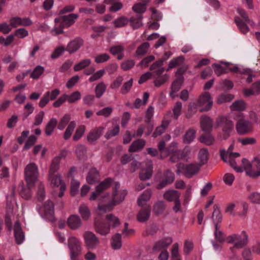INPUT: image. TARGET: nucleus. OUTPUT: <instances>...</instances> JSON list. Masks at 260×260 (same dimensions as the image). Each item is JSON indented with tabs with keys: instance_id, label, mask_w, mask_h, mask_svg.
Returning a JSON list of instances; mask_svg holds the SVG:
<instances>
[{
	"instance_id": "64",
	"label": "nucleus",
	"mask_w": 260,
	"mask_h": 260,
	"mask_svg": "<svg viewBox=\"0 0 260 260\" xmlns=\"http://www.w3.org/2000/svg\"><path fill=\"white\" fill-rule=\"evenodd\" d=\"M85 131V127L84 125L79 126L73 136V140L75 141H78L84 134Z\"/></svg>"
},
{
	"instance_id": "23",
	"label": "nucleus",
	"mask_w": 260,
	"mask_h": 260,
	"mask_svg": "<svg viewBox=\"0 0 260 260\" xmlns=\"http://www.w3.org/2000/svg\"><path fill=\"white\" fill-rule=\"evenodd\" d=\"M217 124L219 125V123H222V129L225 133H229L233 128V122L232 120L229 119L226 117H220L216 121Z\"/></svg>"
},
{
	"instance_id": "14",
	"label": "nucleus",
	"mask_w": 260,
	"mask_h": 260,
	"mask_svg": "<svg viewBox=\"0 0 260 260\" xmlns=\"http://www.w3.org/2000/svg\"><path fill=\"white\" fill-rule=\"evenodd\" d=\"M67 155V152L65 150H62L57 156L53 159L49 170L48 175L55 174L59 169L61 159H64Z\"/></svg>"
},
{
	"instance_id": "46",
	"label": "nucleus",
	"mask_w": 260,
	"mask_h": 260,
	"mask_svg": "<svg viewBox=\"0 0 260 260\" xmlns=\"http://www.w3.org/2000/svg\"><path fill=\"white\" fill-rule=\"evenodd\" d=\"M169 124V121L168 120L163 121L161 125L157 127L155 129L154 132L153 133V137L154 138H156L161 135L163 133H164L166 128L168 127Z\"/></svg>"
},
{
	"instance_id": "51",
	"label": "nucleus",
	"mask_w": 260,
	"mask_h": 260,
	"mask_svg": "<svg viewBox=\"0 0 260 260\" xmlns=\"http://www.w3.org/2000/svg\"><path fill=\"white\" fill-rule=\"evenodd\" d=\"M247 199L253 204H260V192H252L247 196Z\"/></svg>"
},
{
	"instance_id": "35",
	"label": "nucleus",
	"mask_w": 260,
	"mask_h": 260,
	"mask_svg": "<svg viewBox=\"0 0 260 260\" xmlns=\"http://www.w3.org/2000/svg\"><path fill=\"white\" fill-rule=\"evenodd\" d=\"M170 155V160L172 162H176L184 157L183 152L181 150H172V151L166 152Z\"/></svg>"
},
{
	"instance_id": "27",
	"label": "nucleus",
	"mask_w": 260,
	"mask_h": 260,
	"mask_svg": "<svg viewBox=\"0 0 260 260\" xmlns=\"http://www.w3.org/2000/svg\"><path fill=\"white\" fill-rule=\"evenodd\" d=\"M172 242V239L170 237H168L161 239L156 243L154 246L155 250L160 251L164 250L170 245Z\"/></svg>"
},
{
	"instance_id": "48",
	"label": "nucleus",
	"mask_w": 260,
	"mask_h": 260,
	"mask_svg": "<svg viewBox=\"0 0 260 260\" xmlns=\"http://www.w3.org/2000/svg\"><path fill=\"white\" fill-rule=\"evenodd\" d=\"M106 89V85L103 82L98 84L95 88V96L97 98H101Z\"/></svg>"
},
{
	"instance_id": "60",
	"label": "nucleus",
	"mask_w": 260,
	"mask_h": 260,
	"mask_svg": "<svg viewBox=\"0 0 260 260\" xmlns=\"http://www.w3.org/2000/svg\"><path fill=\"white\" fill-rule=\"evenodd\" d=\"M200 141L205 145H210L214 143V139L211 135H202L200 138Z\"/></svg>"
},
{
	"instance_id": "47",
	"label": "nucleus",
	"mask_w": 260,
	"mask_h": 260,
	"mask_svg": "<svg viewBox=\"0 0 260 260\" xmlns=\"http://www.w3.org/2000/svg\"><path fill=\"white\" fill-rule=\"evenodd\" d=\"M111 182L112 180L110 178H107L98 185L96 186L95 189L98 190V191H100L102 193L110 186Z\"/></svg>"
},
{
	"instance_id": "32",
	"label": "nucleus",
	"mask_w": 260,
	"mask_h": 260,
	"mask_svg": "<svg viewBox=\"0 0 260 260\" xmlns=\"http://www.w3.org/2000/svg\"><path fill=\"white\" fill-rule=\"evenodd\" d=\"M196 137V132L194 129L190 128L187 130L183 137L184 143L188 144L193 141Z\"/></svg>"
},
{
	"instance_id": "54",
	"label": "nucleus",
	"mask_w": 260,
	"mask_h": 260,
	"mask_svg": "<svg viewBox=\"0 0 260 260\" xmlns=\"http://www.w3.org/2000/svg\"><path fill=\"white\" fill-rule=\"evenodd\" d=\"M184 60L183 56H180L177 58L172 59L169 64L168 68L166 69L167 71H169L171 69L174 68L179 63H182Z\"/></svg>"
},
{
	"instance_id": "58",
	"label": "nucleus",
	"mask_w": 260,
	"mask_h": 260,
	"mask_svg": "<svg viewBox=\"0 0 260 260\" xmlns=\"http://www.w3.org/2000/svg\"><path fill=\"white\" fill-rule=\"evenodd\" d=\"M142 18L143 17L142 16H140L138 18L135 17L131 18L129 20L131 25L134 29L140 27L143 24L142 21Z\"/></svg>"
},
{
	"instance_id": "24",
	"label": "nucleus",
	"mask_w": 260,
	"mask_h": 260,
	"mask_svg": "<svg viewBox=\"0 0 260 260\" xmlns=\"http://www.w3.org/2000/svg\"><path fill=\"white\" fill-rule=\"evenodd\" d=\"M201 126L203 131L209 133L211 131L213 127V121L208 116H202L201 118Z\"/></svg>"
},
{
	"instance_id": "7",
	"label": "nucleus",
	"mask_w": 260,
	"mask_h": 260,
	"mask_svg": "<svg viewBox=\"0 0 260 260\" xmlns=\"http://www.w3.org/2000/svg\"><path fill=\"white\" fill-rule=\"evenodd\" d=\"M48 180L51 186L55 190H59L58 197H61L63 195L64 191L66 189V186L64 182L61 179L60 175L59 174L48 175Z\"/></svg>"
},
{
	"instance_id": "30",
	"label": "nucleus",
	"mask_w": 260,
	"mask_h": 260,
	"mask_svg": "<svg viewBox=\"0 0 260 260\" xmlns=\"http://www.w3.org/2000/svg\"><path fill=\"white\" fill-rule=\"evenodd\" d=\"M57 124V120L55 118H51L46 125L45 134L48 136H51L53 134Z\"/></svg>"
},
{
	"instance_id": "37",
	"label": "nucleus",
	"mask_w": 260,
	"mask_h": 260,
	"mask_svg": "<svg viewBox=\"0 0 260 260\" xmlns=\"http://www.w3.org/2000/svg\"><path fill=\"white\" fill-rule=\"evenodd\" d=\"M78 211L84 220H88L90 218V211L86 205H81L79 207Z\"/></svg>"
},
{
	"instance_id": "20",
	"label": "nucleus",
	"mask_w": 260,
	"mask_h": 260,
	"mask_svg": "<svg viewBox=\"0 0 260 260\" xmlns=\"http://www.w3.org/2000/svg\"><path fill=\"white\" fill-rule=\"evenodd\" d=\"M67 223L68 226L72 230L79 229L82 225V221L80 217L76 214H73L69 217Z\"/></svg>"
},
{
	"instance_id": "53",
	"label": "nucleus",
	"mask_w": 260,
	"mask_h": 260,
	"mask_svg": "<svg viewBox=\"0 0 260 260\" xmlns=\"http://www.w3.org/2000/svg\"><path fill=\"white\" fill-rule=\"evenodd\" d=\"M213 209L214 211L212 214V218L213 219L215 224L216 223L218 225V223L221 221L222 215L217 205L214 206Z\"/></svg>"
},
{
	"instance_id": "40",
	"label": "nucleus",
	"mask_w": 260,
	"mask_h": 260,
	"mask_svg": "<svg viewBox=\"0 0 260 260\" xmlns=\"http://www.w3.org/2000/svg\"><path fill=\"white\" fill-rule=\"evenodd\" d=\"M104 3L112 5L109 8V11L111 12H115L119 11L123 6L121 3L115 2V0H104Z\"/></svg>"
},
{
	"instance_id": "39",
	"label": "nucleus",
	"mask_w": 260,
	"mask_h": 260,
	"mask_svg": "<svg viewBox=\"0 0 260 260\" xmlns=\"http://www.w3.org/2000/svg\"><path fill=\"white\" fill-rule=\"evenodd\" d=\"M208 151L206 148L200 149L198 153V158L200 160V162L198 164L201 166L205 164L208 161Z\"/></svg>"
},
{
	"instance_id": "62",
	"label": "nucleus",
	"mask_w": 260,
	"mask_h": 260,
	"mask_svg": "<svg viewBox=\"0 0 260 260\" xmlns=\"http://www.w3.org/2000/svg\"><path fill=\"white\" fill-rule=\"evenodd\" d=\"M128 20L125 17H121L116 19L113 23L116 27H121L125 26L128 23Z\"/></svg>"
},
{
	"instance_id": "50",
	"label": "nucleus",
	"mask_w": 260,
	"mask_h": 260,
	"mask_svg": "<svg viewBox=\"0 0 260 260\" xmlns=\"http://www.w3.org/2000/svg\"><path fill=\"white\" fill-rule=\"evenodd\" d=\"M119 133V126L117 124H114L112 128L109 129L105 135V137L107 139H110L115 136Z\"/></svg>"
},
{
	"instance_id": "34",
	"label": "nucleus",
	"mask_w": 260,
	"mask_h": 260,
	"mask_svg": "<svg viewBox=\"0 0 260 260\" xmlns=\"http://www.w3.org/2000/svg\"><path fill=\"white\" fill-rule=\"evenodd\" d=\"M108 225L112 228H116L120 224V221L118 217L113 214H109L106 216Z\"/></svg>"
},
{
	"instance_id": "2",
	"label": "nucleus",
	"mask_w": 260,
	"mask_h": 260,
	"mask_svg": "<svg viewBox=\"0 0 260 260\" xmlns=\"http://www.w3.org/2000/svg\"><path fill=\"white\" fill-rule=\"evenodd\" d=\"M177 174L182 173L186 177L190 178L199 172L201 166L198 163L194 162L186 165L179 164L177 165Z\"/></svg>"
},
{
	"instance_id": "63",
	"label": "nucleus",
	"mask_w": 260,
	"mask_h": 260,
	"mask_svg": "<svg viewBox=\"0 0 260 260\" xmlns=\"http://www.w3.org/2000/svg\"><path fill=\"white\" fill-rule=\"evenodd\" d=\"M20 194L21 196L25 199H28L31 196V193L29 189H25L23 184H20Z\"/></svg>"
},
{
	"instance_id": "45",
	"label": "nucleus",
	"mask_w": 260,
	"mask_h": 260,
	"mask_svg": "<svg viewBox=\"0 0 260 260\" xmlns=\"http://www.w3.org/2000/svg\"><path fill=\"white\" fill-rule=\"evenodd\" d=\"M124 49L121 46H116L111 48L110 52L114 55H117V58L120 60L123 58Z\"/></svg>"
},
{
	"instance_id": "55",
	"label": "nucleus",
	"mask_w": 260,
	"mask_h": 260,
	"mask_svg": "<svg viewBox=\"0 0 260 260\" xmlns=\"http://www.w3.org/2000/svg\"><path fill=\"white\" fill-rule=\"evenodd\" d=\"M71 119V116L69 114H65L60 120L58 124V129L59 130H63L67 126Z\"/></svg>"
},
{
	"instance_id": "3",
	"label": "nucleus",
	"mask_w": 260,
	"mask_h": 260,
	"mask_svg": "<svg viewBox=\"0 0 260 260\" xmlns=\"http://www.w3.org/2000/svg\"><path fill=\"white\" fill-rule=\"evenodd\" d=\"M242 163L248 176L251 177L260 176V155L254 158L251 164L246 159L242 160Z\"/></svg>"
},
{
	"instance_id": "16",
	"label": "nucleus",
	"mask_w": 260,
	"mask_h": 260,
	"mask_svg": "<svg viewBox=\"0 0 260 260\" xmlns=\"http://www.w3.org/2000/svg\"><path fill=\"white\" fill-rule=\"evenodd\" d=\"M94 231L98 234L106 236L110 233V228L108 224L101 222L98 218H95L94 221Z\"/></svg>"
},
{
	"instance_id": "12",
	"label": "nucleus",
	"mask_w": 260,
	"mask_h": 260,
	"mask_svg": "<svg viewBox=\"0 0 260 260\" xmlns=\"http://www.w3.org/2000/svg\"><path fill=\"white\" fill-rule=\"evenodd\" d=\"M236 129L240 135H245L250 133L253 130L251 122L247 120L241 119L236 124Z\"/></svg>"
},
{
	"instance_id": "22",
	"label": "nucleus",
	"mask_w": 260,
	"mask_h": 260,
	"mask_svg": "<svg viewBox=\"0 0 260 260\" xmlns=\"http://www.w3.org/2000/svg\"><path fill=\"white\" fill-rule=\"evenodd\" d=\"M14 233L17 244H22L24 240L25 236L18 221H16L15 223Z\"/></svg>"
},
{
	"instance_id": "33",
	"label": "nucleus",
	"mask_w": 260,
	"mask_h": 260,
	"mask_svg": "<svg viewBox=\"0 0 260 260\" xmlns=\"http://www.w3.org/2000/svg\"><path fill=\"white\" fill-rule=\"evenodd\" d=\"M99 179V173L96 169H91L88 173L86 177V181L88 183L92 184L98 181Z\"/></svg>"
},
{
	"instance_id": "49",
	"label": "nucleus",
	"mask_w": 260,
	"mask_h": 260,
	"mask_svg": "<svg viewBox=\"0 0 260 260\" xmlns=\"http://www.w3.org/2000/svg\"><path fill=\"white\" fill-rule=\"evenodd\" d=\"M76 126V124L74 121L70 122L64 133L63 138L65 140H68L70 138Z\"/></svg>"
},
{
	"instance_id": "26",
	"label": "nucleus",
	"mask_w": 260,
	"mask_h": 260,
	"mask_svg": "<svg viewBox=\"0 0 260 260\" xmlns=\"http://www.w3.org/2000/svg\"><path fill=\"white\" fill-rule=\"evenodd\" d=\"M43 211L47 217H50L52 219L54 214V205L52 201L48 200L46 201L43 207Z\"/></svg>"
},
{
	"instance_id": "57",
	"label": "nucleus",
	"mask_w": 260,
	"mask_h": 260,
	"mask_svg": "<svg viewBox=\"0 0 260 260\" xmlns=\"http://www.w3.org/2000/svg\"><path fill=\"white\" fill-rule=\"evenodd\" d=\"M169 79V75L165 74L162 76L155 79L154 81V85L156 87H159L165 84Z\"/></svg>"
},
{
	"instance_id": "1",
	"label": "nucleus",
	"mask_w": 260,
	"mask_h": 260,
	"mask_svg": "<svg viewBox=\"0 0 260 260\" xmlns=\"http://www.w3.org/2000/svg\"><path fill=\"white\" fill-rule=\"evenodd\" d=\"M237 12L241 18L238 16L235 17V22L239 30L243 34H246L250 30L247 24L251 26H254L255 23L252 20L249 18L246 12L244 9L238 8Z\"/></svg>"
},
{
	"instance_id": "25",
	"label": "nucleus",
	"mask_w": 260,
	"mask_h": 260,
	"mask_svg": "<svg viewBox=\"0 0 260 260\" xmlns=\"http://www.w3.org/2000/svg\"><path fill=\"white\" fill-rule=\"evenodd\" d=\"M221 63L224 64L230 71L235 73H239L241 74H245L249 73V70L248 69H244L238 67L237 65L232 64L229 62L221 61Z\"/></svg>"
},
{
	"instance_id": "6",
	"label": "nucleus",
	"mask_w": 260,
	"mask_h": 260,
	"mask_svg": "<svg viewBox=\"0 0 260 260\" xmlns=\"http://www.w3.org/2000/svg\"><path fill=\"white\" fill-rule=\"evenodd\" d=\"M68 247L70 250L71 258L76 260L82 252L81 242L76 237L71 236L68 240Z\"/></svg>"
},
{
	"instance_id": "31",
	"label": "nucleus",
	"mask_w": 260,
	"mask_h": 260,
	"mask_svg": "<svg viewBox=\"0 0 260 260\" xmlns=\"http://www.w3.org/2000/svg\"><path fill=\"white\" fill-rule=\"evenodd\" d=\"M182 82L183 79L181 77L176 79L173 82L171 88V91L170 93L172 98H175L176 96V93L180 90Z\"/></svg>"
},
{
	"instance_id": "41",
	"label": "nucleus",
	"mask_w": 260,
	"mask_h": 260,
	"mask_svg": "<svg viewBox=\"0 0 260 260\" xmlns=\"http://www.w3.org/2000/svg\"><path fill=\"white\" fill-rule=\"evenodd\" d=\"M111 245L113 249H119L122 246L121 235L120 234H115L112 238Z\"/></svg>"
},
{
	"instance_id": "38",
	"label": "nucleus",
	"mask_w": 260,
	"mask_h": 260,
	"mask_svg": "<svg viewBox=\"0 0 260 260\" xmlns=\"http://www.w3.org/2000/svg\"><path fill=\"white\" fill-rule=\"evenodd\" d=\"M145 145V141L143 139H139L134 142L129 148L130 152H135L142 149Z\"/></svg>"
},
{
	"instance_id": "59",
	"label": "nucleus",
	"mask_w": 260,
	"mask_h": 260,
	"mask_svg": "<svg viewBox=\"0 0 260 260\" xmlns=\"http://www.w3.org/2000/svg\"><path fill=\"white\" fill-rule=\"evenodd\" d=\"M44 71V68L41 66H37L32 72L30 77L34 79H37L43 74Z\"/></svg>"
},
{
	"instance_id": "4",
	"label": "nucleus",
	"mask_w": 260,
	"mask_h": 260,
	"mask_svg": "<svg viewBox=\"0 0 260 260\" xmlns=\"http://www.w3.org/2000/svg\"><path fill=\"white\" fill-rule=\"evenodd\" d=\"M26 181L29 188L34 186L39 177L38 168L36 164H28L24 170Z\"/></svg>"
},
{
	"instance_id": "28",
	"label": "nucleus",
	"mask_w": 260,
	"mask_h": 260,
	"mask_svg": "<svg viewBox=\"0 0 260 260\" xmlns=\"http://www.w3.org/2000/svg\"><path fill=\"white\" fill-rule=\"evenodd\" d=\"M180 193L176 190H168L164 194V198L169 202L175 201L180 198Z\"/></svg>"
},
{
	"instance_id": "18",
	"label": "nucleus",
	"mask_w": 260,
	"mask_h": 260,
	"mask_svg": "<svg viewBox=\"0 0 260 260\" xmlns=\"http://www.w3.org/2000/svg\"><path fill=\"white\" fill-rule=\"evenodd\" d=\"M83 39L80 38H76L68 43L66 50L70 54L74 53L83 46Z\"/></svg>"
},
{
	"instance_id": "17",
	"label": "nucleus",
	"mask_w": 260,
	"mask_h": 260,
	"mask_svg": "<svg viewBox=\"0 0 260 260\" xmlns=\"http://www.w3.org/2000/svg\"><path fill=\"white\" fill-rule=\"evenodd\" d=\"M104 128L99 126L92 129L87 136V141L90 143H95L103 134Z\"/></svg>"
},
{
	"instance_id": "56",
	"label": "nucleus",
	"mask_w": 260,
	"mask_h": 260,
	"mask_svg": "<svg viewBox=\"0 0 260 260\" xmlns=\"http://www.w3.org/2000/svg\"><path fill=\"white\" fill-rule=\"evenodd\" d=\"M91 63V60L89 59H84L75 65L74 69L75 71L81 70L87 67H88Z\"/></svg>"
},
{
	"instance_id": "11",
	"label": "nucleus",
	"mask_w": 260,
	"mask_h": 260,
	"mask_svg": "<svg viewBox=\"0 0 260 260\" xmlns=\"http://www.w3.org/2000/svg\"><path fill=\"white\" fill-rule=\"evenodd\" d=\"M125 194V192H124L120 193L119 199L117 197L116 194H114L113 199L111 202L106 205H99L98 206V210L102 213H106L112 211L114 206L119 204L124 200Z\"/></svg>"
},
{
	"instance_id": "5",
	"label": "nucleus",
	"mask_w": 260,
	"mask_h": 260,
	"mask_svg": "<svg viewBox=\"0 0 260 260\" xmlns=\"http://www.w3.org/2000/svg\"><path fill=\"white\" fill-rule=\"evenodd\" d=\"M233 149V146H231L228 150L225 151L224 150H220V156L224 161L229 162L230 166L237 172L243 171L240 167L236 166V158L240 156V154L237 152L233 153L231 151Z\"/></svg>"
},
{
	"instance_id": "29",
	"label": "nucleus",
	"mask_w": 260,
	"mask_h": 260,
	"mask_svg": "<svg viewBox=\"0 0 260 260\" xmlns=\"http://www.w3.org/2000/svg\"><path fill=\"white\" fill-rule=\"evenodd\" d=\"M150 206L145 207L138 213L137 219L139 221L143 222L147 221L150 216Z\"/></svg>"
},
{
	"instance_id": "8",
	"label": "nucleus",
	"mask_w": 260,
	"mask_h": 260,
	"mask_svg": "<svg viewBox=\"0 0 260 260\" xmlns=\"http://www.w3.org/2000/svg\"><path fill=\"white\" fill-rule=\"evenodd\" d=\"M248 235L245 231H242L240 234H233L227 237L228 243H234V247L240 248L246 245L248 243Z\"/></svg>"
},
{
	"instance_id": "42",
	"label": "nucleus",
	"mask_w": 260,
	"mask_h": 260,
	"mask_svg": "<svg viewBox=\"0 0 260 260\" xmlns=\"http://www.w3.org/2000/svg\"><path fill=\"white\" fill-rule=\"evenodd\" d=\"M234 98V96L232 94L223 93L218 95L217 99V103L218 104H222L225 103L230 102Z\"/></svg>"
},
{
	"instance_id": "19",
	"label": "nucleus",
	"mask_w": 260,
	"mask_h": 260,
	"mask_svg": "<svg viewBox=\"0 0 260 260\" xmlns=\"http://www.w3.org/2000/svg\"><path fill=\"white\" fill-rule=\"evenodd\" d=\"M152 194V190L151 189L145 190L141 193L137 199V204L139 206L148 207L150 206L147 204V202L150 200Z\"/></svg>"
},
{
	"instance_id": "61",
	"label": "nucleus",
	"mask_w": 260,
	"mask_h": 260,
	"mask_svg": "<svg viewBox=\"0 0 260 260\" xmlns=\"http://www.w3.org/2000/svg\"><path fill=\"white\" fill-rule=\"evenodd\" d=\"M182 103L180 102H177L173 109V116L176 119H178L181 114L182 110Z\"/></svg>"
},
{
	"instance_id": "36",
	"label": "nucleus",
	"mask_w": 260,
	"mask_h": 260,
	"mask_svg": "<svg viewBox=\"0 0 260 260\" xmlns=\"http://www.w3.org/2000/svg\"><path fill=\"white\" fill-rule=\"evenodd\" d=\"M151 0H144L142 3L135 4L132 8L133 10L137 13H143L146 10V6Z\"/></svg>"
},
{
	"instance_id": "44",
	"label": "nucleus",
	"mask_w": 260,
	"mask_h": 260,
	"mask_svg": "<svg viewBox=\"0 0 260 260\" xmlns=\"http://www.w3.org/2000/svg\"><path fill=\"white\" fill-rule=\"evenodd\" d=\"M231 109L234 111H243L246 108V105L243 100L235 101L230 106Z\"/></svg>"
},
{
	"instance_id": "13",
	"label": "nucleus",
	"mask_w": 260,
	"mask_h": 260,
	"mask_svg": "<svg viewBox=\"0 0 260 260\" xmlns=\"http://www.w3.org/2000/svg\"><path fill=\"white\" fill-rule=\"evenodd\" d=\"M78 18V15L77 14L73 13L56 18L55 19L54 22L57 25L59 26L62 25L64 27H67L73 25Z\"/></svg>"
},
{
	"instance_id": "10",
	"label": "nucleus",
	"mask_w": 260,
	"mask_h": 260,
	"mask_svg": "<svg viewBox=\"0 0 260 260\" xmlns=\"http://www.w3.org/2000/svg\"><path fill=\"white\" fill-rule=\"evenodd\" d=\"M212 105V98L209 92H205L199 96L198 106L201 107L200 111H209L211 108Z\"/></svg>"
},
{
	"instance_id": "52",
	"label": "nucleus",
	"mask_w": 260,
	"mask_h": 260,
	"mask_svg": "<svg viewBox=\"0 0 260 260\" xmlns=\"http://www.w3.org/2000/svg\"><path fill=\"white\" fill-rule=\"evenodd\" d=\"M65 94V96L67 99V101L69 103H73L76 102V101L79 100L81 99V95L79 91H76L73 92L70 95Z\"/></svg>"
},
{
	"instance_id": "43",
	"label": "nucleus",
	"mask_w": 260,
	"mask_h": 260,
	"mask_svg": "<svg viewBox=\"0 0 260 260\" xmlns=\"http://www.w3.org/2000/svg\"><path fill=\"white\" fill-rule=\"evenodd\" d=\"M150 47V44L148 42H144L139 46L136 51L135 56H141L144 55Z\"/></svg>"
},
{
	"instance_id": "9",
	"label": "nucleus",
	"mask_w": 260,
	"mask_h": 260,
	"mask_svg": "<svg viewBox=\"0 0 260 260\" xmlns=\"http://www.w3.org/2000/svg\"><path fill=\"white\" fill-rule=\"evenodd\" d=\"M85 247L88 249H95L100 244V242L96 235L91 231H85L83 234Z\"/></svg>"
},
{
	"instance_id": "15",
	"label": "nucleus",
	"mask_w": 260,
	"mask_h": 260,
	"mask_svg": "<svg viewBox=\"0 0 260 260\" xmlns=\"http://www.w3.org/2000/svg\"><path fill=\"white\" fill-rule=\"evenodd\" d=\"M15 193L14 191H12L11 193V194L8 196L7 197V216L6 218V222L7 225L9 224V222H10V218L8 216L9 214L12 213L13 210H16L17 209V204L15 201V199L14 198Z\"/></svg>"
},
{
	"instance_id": "21",
	"label": "nucleus",
	"mask_w": 260,
	"mask_h": 260,
	"mask_svg": "<svg viewBox=\"0 0 260 260\" xmlns=\"http://www.w3.org/2000/svg\"><path fill=\"white\" fill-rule=\"evenodd\" d=\"M153 174L152 162L149 160L146 169H142L139 174L141 180L145 181L150 179Z\"/></svg>"
}]
</instances>
